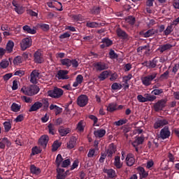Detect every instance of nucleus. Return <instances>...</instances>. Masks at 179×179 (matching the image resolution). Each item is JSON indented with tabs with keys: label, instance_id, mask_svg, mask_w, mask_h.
I'll return each mask as SVG.
<instances>
[{
	"label": "nucleus",
	"instance_id": "nucleus-39",
	"mask_svg": "<svg viewBox=\"0 0 179 179\" xmlns=\"http://www.w3.org/2000/svg\"><path fill=\"white\" fill-rule=\"evenodd\" d=\"M60 147H61V143H59L58 141H54L52 145V152H57V150H58L59 148Z\"/></svg>",
	"mask_w": 179,
	"mask_h": 179
},
{
	"label": "nucleus",
	"instance_id": "nucleus-38",
	"mask_svg": "<svg viewBox=\"0 0 179 179\" xmlns=\"http://www.w3.org/2000/svg\"><path fill=\"white\" fill-rule=\"evenodd\" d=\"M126 22L130 24V26H134L135 22H136V18L134 16H129L126 18Z\"/></svg>",
	"mask_w": 179,
	"mask_h": 179
},
{
	"label": "nucleus",
	"instance_id": "nucleus-53",
	"mask_svg": "<svg viewBox=\"0 0 179 179\" xmlns=\"http://www.w3.org/2000/svg\"><path fill=\"white\" fill-rule=\"evenodd\" d=\"M109 57L110 59H117V58H118V55L115 53V51L110 50L109 52Z\"/></svg>",
	"mask_w": 179,
	"mask_h": 179
},
{
	"label": "nucleus",
	"instance_id": "nucleus-28",
	"mask_svg": "<svg viewBox=\"0 0 179 179\" xmlns=\"http://www.w3.org/2000/svg\"><path fill=\"white\" fill-rule=\"evenodd\" d=\"M22 30L24 33H27L28 34H36V33H37V31L36 30V29H31L29 25L23 26Z\"/></svg>",
	"mask_w": 179,
	"mask_h": 179
},
{
	"label": "nucleus",
	"instance_id": "nucleus-7",
	"mask_svg": "<svg viewBox=\"0 0 179 179\" xmlns=\"http://www.w3.org/2000/svg\"><path fill=\"white\" fill-rule=\"evenodd\" d=\"M34 62L35 64H43L44 62V55L41 50H38L34 52Z\"/></svg>",
	"mask_w": 179,
	"mask_h": 179
},
{
	"label": "nucleus",
	"instance_id": "nucleus-44",
	"mask_svg": "<svg viewBox=\"0 0 179 179\" xmlns=\"http://www.w3.org/2000/svg\"><path fill=\"white\" fill-rule=\"evenodd\" d=\"M127 122H128V120L121 119L118 121L115 122V125H116V127H121L122 125H124V124H127Z\"/></svg>",
	"mask_w": 179,
	"mask_h": 179
},
{
	"label": "nucleus",
	"instance_id": "nucleus-9",
	"mask_svg": "<svg viewBox=\"0 0 179 179\" xmlns=\"http://www.w3.org/2000/svg\"><path fill=\"white\" fill-rule=\"evenodd\" d=\"M94 68L96 71H101L108 69V64H106L104 62H97L93 64Z\"/></svg>",
	"mask_w": 179,
	"mask_h": 179
},
{
	"label": "nucleus",
	"instance_id": "nucleus-61",
	"mask_svg": "<svg viewBox=\"0 0 179 179\" xmlns=\"http://www.w3.org/2000/svg\"><path fill=\"white\" fill-rule=\"evenodd\" d=\"M96 148H91L90 149L88 154H87V157H94V153H96Z\"/></svg>",
	"mask_w": 179,
	"mask_h": 179
},
{
	"label": "nucleus",
	"instance_id": "nucleus-59",
	"mask_svg": "<svg viewBox=\"0 0 179 179\" xmlns=\"http://www.w3.org/2000/svg\"><path fill=\"white\" fill-rule=\"evenodd\" d=\"M0 66L1 68H2L3 69H5L6 68H8V66H9V62L6 61V60H3L0 63Z\"/></svg>",
	"mask_w": 179,
	"mask_h": 179
},
{
	"label": "nucleus",
	"instance_id": "nucleus-15",
	"mask_svg": "<svg viewBox=\"0 0 179 179\" xmlns=\"http://www.w3.org/2000/svg\"><path fill=\"white\" fill-rule=\"evenodd\" d=\"M68 73H69L68 70H59L57 71L56 78H58L59 80L69 79V76H68Z\"/></svg>",
	"mask_w": 179,
	"mask_h": 179
},
{
	"label": "nucleus",
	"instance_id": "nucleus-13",
	"mask_svg": "<svg viewBox=\"0 0 179 179\" xmlns=\"http://www.w3.org/2000/svg\"><path fill=\"white\" fill-rule=\"evenodd\" d=\"M38 76H40V73L38 72V70H34L30 74V82L31 83H33L34 85H37L38 80Z\"/></svg>",
	"mask_w": 179,
	"mask_h": 179
},
{
	"label": "nucleus",
	"instance_id": "nucleus-40",
	"mask_svg": "<svg viewBox=\"0 0 179 179\" xmlns=\"http://www.w3.org/2000/svg\"><path fill=\"white\" fill-rule=\"evenodd\" d=\"M77 129L79 132H83L85 131V122L80 121L77 124Z\"/></svg>",
	"mask_w": 179,
	"mask_h": 179
},
{
	"label": "nucleus",
	"instance_id": "nucleus-34",
	"mask_svg": "<svg viewBox=\"0 0 179 179\" xmlns=\"http://www.w3.org/2000/svg\"><path fill=\"white\" fill-rule=\"evenodd\" d=\"M30 171L32 174H36V176H38L41 173L40 168H37L34 165H31L30 167Z\"/></svg>",
	"mask_w": 179,
	"mask_h": 179
},
{
	"label": "nucleus",
	"instance_id": "nucleus-56",
	"mask_svg": "<svg viewBox=\"0 0 179 179\" xmlns=\"http://www.w3.org/2000/svg\"><path fill=\"white\" fill-rule=\"evenodd\" d=\"M171 31H173V26L169 25L166 27V29L164 31V33L165 36H169V34H171Z\"/></svg>",
	"mask_w": 179,
	"mask_h": 179
},
{
	"label": "nucleus",
	"instance_id": "nucleus-29",
	"mask_svg": "<svg viewBox=\"0 0 179 179\" xmlns=\"http://www.w3.org/2000/svg\"><path fill=\"white\" fill-rule=\"evenodd\" d=\"M106 129H99L94 131L95 138H103L106 135Z\"/></svg>",
	"mask_w": 179,
	"mask_h": 179
},
{
	"label": "nucleus",
	"instance_id": "nucleus-35",
	"mask_svg": "<svg viewBox=\"0 0 179 179\" xmlns=\"http://www.w3.org/2000/svg\"><path fill=\"white\" fill-rule=\"evenodd\" d=\"M64 158H62V155H61V154L57 155L55 161L57 169H59V167H61V164H62Z\"/></svg>",
	"mask_w": 179,
	"mask_h": 179
},
{
	"label": "nucleus",
	"instance_id": "nucleus-31",
	"mask_svg": "<svg viewBox=\"0 0 179 179\" xmlns=\"http://www.w3.org/2000/svg\"><path fill=\"white\" fill-rule=\"evenodd\" d=\"M13 47H15V43L13 41H8L6 47V50L8 54H10L13 51Z\"/></svg>",
	"mask_w": 179,
	"mask_h": 179
},
{
	"label": "nucleus",
	"instance_id": "nucleus-42",
	"mask_svg": "<svg viewBox=\"0 0 179 179\" xmlns=\"http://www.w3.org/2000/svg\"><path fill=\"white\" fill-rule=\"evenodd\" d=\"M39 153H41V149L40 148L37 146L32 148L31 154L32 156H35V155H38Z\"/></svg>",
	"mask_w": 179,
	"mask_h": 179
},
{
	"label": "nucleus",
	"instance_id": "nucleus-32",
	"mask_svg": "<svg viewBox=\"0 0 179 179\" xmlns=\"http://www.w3.org/2000/svg\"><path fill=\"white\" fill-rule=\"evenodd\" d=\"M10 108L11 111H13V113H19V111H20V109L22 108V106L16 103H13Z\"/></svg>",
	"mask_w": 179,
	"mask_h": 179
},
{
	"label": "nucleus",
	"instance_id": "nucleus-22",
	"mask_svg": "<svg viewBox=\"0 0 179 179\" xmlns=\"http://www.w3.org/2000/svg\"><path fill=\"white\" fill-rule=\"evenodd\" d=\"M142 65H143V66H146L147 68L153 69L155 66H157V60H156V59H154L149 62H144L143 63H142Z\"/></svg>",
	"mask_w": 179,
	"mask_h": 179
},
{
	"label": "nucleus",
	"instance_id": "nucleus-18",
	"mask_svg": "<svg viewBox=\"0 0 179 179\" xmlns=\"http://www.w3.org/2000/svg\"><path fill=\"white\" fill-rule=\"evenodd\" d=\"M116 34L117 37L122 38V40H127V38H128V34L121 28H117L116 29Z\"/></svg>",
	"mask_w": 179,
	"mask_h": 179
},
{
	"label": "nucleus",
	"instance_id": "nucleus-4",
	"mask_svg": "<svg viewBox=\"0 0 179 179\" xmlns=\"http://www.w3.org/2000/svg\"><path fill=\"white\" fill-rule=\"evenodd\" d=\"M48 94L49 97H52V99H59L64 94V90L58 87H55L53 90H49Z\"/></svg>",
	"mask_w": 179,
	"mask_h": 179
},
{
	"label": "nucleus",
	"instance_id": "nucleus-33",
	"mask_svg": "<svg viewBox=\"0 0 179 179\" xmlns=\"http://www.w3.org/2000/svg\"><path fill=\"white\" fill-rule=\"evenodd\" d=\"M107 111H109V113H113V111H115L117 110V103H110L108 105Z\"/></svg>",
	"mask_w": 179,
	"mask_h": 179
},
{
	"label": "nucleus",
	"instance_id": "nucleus-27",
	"mask_svg": "<svg viewBox=\"0 0 179 179\" xmlns=\"http://www.w3.org/2000/svg\"><path fill=\"white\" fill-rule=\"evenodd\" d=\"M113 164L116 169H122L123 163L121 162V157L120 156H115Z\"/></svg>",
	"mask_w": 179,
	"mask_h": 179
},
{
	"label": "nucleus",
	"instance_id": "nucleus-24",
	"mask_svg": "<svg viewBox=\"0 0 179 179\" xmlns=\"http://www.w3.org/2000/svg\"><path fill=\"white\" fill-rule=\"evenodd\" d=\"M173 48V45L170 43H166L164 45H161L159 48L157 49L161 54H163L165 51H168V50H171Z\"/></svg>",
	"mask_w": 179,
	"mask_h": 179
},
{
	"label": "nucleus",
	"instance_id": "nucleus-49",
	"mask_svg": "<svg viewBox=\"0 0 179 179\" xmlns=\"http://www.w3.org/2000/svg\"><path fill=\"white\" fill-rule=\"evenodd\" d=\"M3 127L6 132H9L12 128V124H10V122H4Z\"/></svg>",
	"mask_w": 179,
	"mask_h": 179
},
{
	"label": "nucleus",
	"instance_id": "nucleus-6",
	"mask_svg": "<svg viewBox=\"0 0 179 179\" xmlns=\"http://www.w3.org/2000/svg\"><path fill=\"white\" fill-rule=\"evenodd\" d=\"M20 48L22 51H26L27 48H30V47L33 44V41L31 38H24L20 42Z\"/></svg>",
	"mask_w": 179,
	"mask_h": 179
},
{
	"label": "nucleus",
	"instance_id": "nucleus-64",
	"mask_svg": "<svg viewBox=\"0 0 179 179\" xmlns=\"http://www.w3.org/2000/svg\"><path fill=\"white\" fill-rule=\"evenodd\" d=\"M69 37H71V34L68 31H66L59 36V38H61V39L69 38Z\"/></svg>",
	"mask_w": 179,
	"mask_h": 179
},
{
	"label": "nucleus",
	"instance_id": "nucleus-37",
	"mask_svg": "<svg viewBox=\"0 0 179 179\" xmlns=\"http://www.w3.org/2000/svg\"><path fill=\"white\" fill-rule=\"evenodd\" d=\"M145 97L146 102L148 101H155L157 97L155 95H152L150 94H144Z\"/></svg>",
	"mask_w": 179,
	"mask_h": 179
},
{
	"label": "nucleus",
	"instance_id": "nucleus-8",
	"mask_svg": "<svg viewBox=\"0 0 179 179\" xmlns=\"http://www.w3.org/2000/svg\"><path fill=\"white\" fill-rule=\"evenodd\" d=\"M87 103H89V97L85 94H81L77 99V104L79 107H85Z\"/></svg>",
	"mask_w": 179,
	"mask_h": 179
},
{
	"label": "nucleus",
	"instance_id": "nucleus-45",
	"mask_svg": "<svg viewBox=\"0 0 179 179\" xmlns=\"http://www.w3.org/2000/svg\"><path fill=\"white\" fill-rule=\"evenodd\" d=\"M101 43L106 45V47H110V46L113 45V41H111L108 38H103Z\"/></svg>",
	"mask_w": 179,
	"mask_h": 179
},
{
	"label": "nucleus",
	"instance_id": "nucleus-12",
	"mask_svg": "<svg viewBox=\"0 0 179 179\" xmlns=\"http://www.w3.org/2000/svg\"><path fill=\"white\" fill-rule=\"evenodd\" d=\"M117 152V146L114 143H111L109 145L108 150H106V156L109 157V159L113 158V155L114 153Z\"/></svg>",
	"mask_w": 179,
	"mask_h": 179
},
{
	"label": "nucleus",
	"instance_id": "nucleus-62",
	"mask_svg": "<svg viewBox=\"0 0 179 179\" xmlns=\"http://www.w3.org/2000/svg\"><path fill=\"white\" fill-rule=\"evenodd\" d=\"M15 10L17 13H18V15H22V13H24L23 7L20 6L19 7L15 8Z\"/></svg>",
	"mask_w": 179,
	"mask_h": 179
},
{
	"label": "nucleus",
	"instance_id": "nucleus-48",
	"mask_svg": "<svg viewBox=\"0 0 179 179\" xmlns=\"http://www.w3.org/2000/svg\"><path fill=\"white\" fill-rule=\"evenodd\" d=\"M112 90H120V89H122V85L118 84V83H114L111 85Z\"/></svg>",
	"mask_w": 179,
	"mask_h": 179
},
{
	"label": "nucleus",
	"instance_id": "nucleus-5",
	"mask_svg": "<svg viewBox=\"0 0 179 179\" xmlns=\"http://www.w3.org/2000/svg\"><path fill=\"white\" fill-rule=\"evenodd\" d=\"M167 104V99H162L159 100L157 102L154 103L153 108L156 113H159V111L163 110V108L166 107Z\"/></svg>",
	"mask_w": 179,
	"mask_h": 179
},
{
	"label": "nucleus",
	"instance_id": "nucleus-14",
	"mask_svg": "<svg viewBox=\"0 0 179 179\" xmlns=\"http://www.w3.org/2000/svg\"><path fill=\"white\" fill-rule=\"evenodd\" d=\"M48 141H50V137H48V135L41 136L38 140V145H40V146H42L43 149H45V148H47Z\"/></svg>",
	"mask_w": 179,
	"mask_h": 179
},
{
	"label": "nucleus",
	"instance_id": "nucleus-58",
	"mask_svg": "<svg viewBox=\"0 0 179 179\" xmlns=\"http://www.w3.org/2000/svg\"><path fill=\"white\" fill-rule=\"evenodd\" d=\"M137 100L139 103H146V96H143L142 94H138L137 96Z\"/></svg>",
	"mask_w": 179,
	"mask_h": 179
},
{
	"label": "nucleus",
	"instance_id": "nucleus-54",
	"mask_svg": "<svg viewBox=\"0 0 179 179\" xmlns=\"http://www.w3.org/2000/svg\"><path fill=\"white\" fill-rule=\"evenodd\" d=\"M22 59L21 56H17L13 60L14 65H20V64H22Z\"/></svg>",
	"mask_w": 179,
	"mask_h": 179
},
{
	"label": "nucleus",
	"instance_id": "nucleus-25",
	"mask_svg": "<svg viewBox=\"0 0 179 179\" xmlns=\"http://www.w3.org/2000/svg\"><path fill=\"white\" fill-rule=\"evenodd\" d=\"M70 128H65L64 127H60L58 129V132L60 136H66L68 134H71Z\"/></svg>",
	"mask_w": 179,
	"mask_h": 179
},
{
	"label": "nucleus",
	"instance_id": "nucleus-36",
	"mask_svg": "<svg viewBox=\"0 0 179 179\" xmlns=\"http://www.w3.org/2000/svg\"><path fill=\"white\" fill-rule=\"evenodd\" d=\"M108 75H110L108 71H104L100 73V75L99 76V79H100V80H106V79L108 78Z\"/></svg>",
	"mask_w": 179,
	"mask_h": 179
},
{
	"label": "nucleus",
	"instance_id": "nucleus-50",
	"mask_svg": "<svg viewBox=\"0 0 179 179\" xmlns=\"http://www.w3.org/2000/svg\"><path fill=\"white\" fill-rule=\"evenodd\" d=\"M151 93L155 96H160V94H162V93H164V91L162 89H155L151 92Z\"/></svg>",
	"mask_w": 179,
	"mask_h": 179
},
{
	"label": "nucleus",
	"instance_id": "nucleus-1",
	"mask_svg": "<svg viewBox=\"0 0 179 179\" xmlns=\"http://www.w3.org/2000/svg\"><path fill=\"white\" fill-rule=\"evenodd\" d=\"M21 92L27 96H34V94H37L40 92V88L37 85L24 86L22 87Z\"/></svg>",
	"mask_w": 179,
	"mask_h": 179
},
{
	"label": "nucleus",
	"instance_id": "nucleus-30",
	"mask_svg": "<svg viewBox=\"0 0 179 179\" xmlns=\"http://www.w3.org/2000/svg\"><path fill=\"white\" fill-rule=\"evenodd\" d=\"M156 34H157V30L155 29H148L143 34V37L148 38V37H152V36H155Z\"/></svg>",
	"mask_w": 179,
	"mask_h": 179
},
{
	"label": "nucleus",
	"instance_id": "nucleus-11",
	"mask_svg": "<svg viewBox=\"0 0 179 179\" xmlns=\"http://www.w3.org/2000/svg\"><path fill=\"white\" fill-rule=\"evenodd\" d=\"M57 175L56 179H65L69 176V171L65 172V169L61 168L57 169Z\"/></svg>",
	"mask_w": 179,
	"mask_h": 179
},
{
	"label": "nucleus",
	"instance_id": "nucleus-57",
	"mask_svg": "<svg viewBox=\"0 0 179 179\" xmlns=\"http://www.w3.org/2000/svg\"><path fill=\"white\" fill-rule=\"evenodd\" d=\"M73 19L76 22H82L83 20V16L81 14L73 15Z\"/></svg>",
	"mask_w": 179,
	"mask_h": 179
},
{
	"label": "nucleus",
	"instance_id": "nucleus-19",
	"mask_svg": "<svg viewBox=\"0 0 179 179\" xmlns=\"http://www.w3.org/2000/svg\"><path fill=\"white\" fill-rule=\"evenodd\" d=\"M103 172L105 174H107L108 178H115L117 177V174L115 173V171L113 169H103Z\"/></svg>",
	"mask_w": 179,
	"mask_h": 179
},
{
	"label": "nucleus",
	"instance_id": "nucleus-23",
	"mask_svg": "<svg viewBox=\"0 0 179 179\" xmlns=\"http://www.w3.org/2000/svg\"><path fill=\"white\" fill-rule=\"evenodd\" d=\"M43 107V103L40 101L35 102L29 109V113H33V111H37Z\"/></svg>",
	"mask_w": 179,
	"mask_h": 179
},
{
	"label": "nucleus",
	"instance_id": "nucleus-20",
	"mask_svg": "<svg viewBox=\"0 0 179 179\" xmlns=\"http://www.w3.org/2000/svg\"><path fill=\"white\" fill-rule=\"evenodd\" d=\"M78 141V138H76V136H71L69 141V142L67 143V145L66 148L67 149H73V148H75V146H76V141Z\"/></svg>",
	"mask_w": 179,
	"mask_h": 179
},
{
	"label": "nucleus",
	"instance_id": "nucleus-46",
	"mask_svg": "<svg viewBox=\"0 0 179 179\" xmlns=\"http://www.w3.org/2000/svg\"><path fill=\"white\" fill-rule=\"evenodd\" d=\"M87 27H90L91 29H94L96 27H99V23L96 22H87L86 24Z\"/></svg>",
	"mask_w": 179,
	"mask_h": 179
},
{
	"label": "nucleus",
	"instance_id": "nucleus-63",
	"mask_svg": "<svg viewBox=\"0 0 179 179\" xmlns=\"http://www.w3.org/2000/svg\"><path fill=\"white\" fill-rule=\"evenodd\" d=\"M21 99L22 101H24V103H31V101H33L30 97L26 96H21Z\"/></svg>",
	"mask_w": 179,
	"mask_h": 179
},
{
	"label": "nucleus",
	"instance_id": "nucleus-17",
	"mask_svg": "<svg viewBox=\"0 0 179 179\" xmlns=\"http://www.w3.org/2000/svg\"><path fill=\"white\" fill-rule=\"evenodd\" d=\"M126 164L129 167H131L133 164H135V158L134 157L133 154H127L126 159H125Z\"/></svg>",
	"mask_w": 179,
	"mask_h": 179
},
{
	"label": "nucleus",
	"instance_id": "nucleus-43",
	"mask_svg": "<svg viewBox=\"0 0 179 179\" xmlns=\"http://www.w3.org/2000/svg\"><path fill=\"white\" fill-rule=\"evenodd\" d=\"M43 111H47L48 110V107H50V102H48V99L43 100Z\"/></svg>",
	"mask_w": 179,
	"mask_h": 179
},
{
	"label": "nucleus",
	"instance_id": "nucleus-55",
	"mask_svg": "<svg viewBox=\"0 0 179 179\" xmlns=\"http://www.w3.org/2000/svg\"><path fill=\"white\" fill-rule=\"evenodd\" d=\"M101 8L99 6L93 7L91 10V13L92 15H99L100 13Z\"/></svg>",
	"mask_w": 179,
	"mask_h": 179
},
{
	"label": "nucleus",
	"instance_id": "nucleus-16",
	"mask_svg": "<svg viewBox=\"0 0 179 179\" xmlns=\"http://www.w3.org/2000/svg\"><path fill=\"white\" fill-rule=\"evenodd\" d=\"M167 124H169V120H167L166 119L158 120L154 124V129H159V128H162V127H164V125Z\"/></svg>",
	"mask_w": 179,
	"mask_h": 179
},
{
	"label": "nucleus",
	"instance_id": "nucleus-60",
	"mask_svg": "<svg viewBox=\"0 0 179 179\" xmlns=\"http://www.w3.org/2000/svg\"><path fill=\"white\" fill-rule=\"evenodd\" d=\"M132 79V74L129 73L127 76L123 77V82L124 83H128L130 80Z\"/></svg>",
	"mask_w": 179,
	"mask_h": 179
},
{
	"label": "nucleus",
	"instance_id": "nucleus-51",
	"mask_svg": "<svg viewBox=\"0 0 179 179\" xmlns=\"http://www.w3.org/2000/svg\"><path fill=\"white\" fill-rule=\"evenodd\" d=\"M136 141L138 143V145H142L143 142H145V136L141 135V136H136Z\"/></svg>",
	"mask_w": 179,
	"mask_h": 179
},
{
	"label": "nucleus",
	"instance_id": "nucleus-2",
	"mask_svg": "<svg viewBox=\"0 0 179 179\" xmlns=\"http://www.w3.org/2000/svg\"><path fill=\"white\" fill-rule=\"evenodd\" d=\"M60 64L63 66H66V68H70V66H72L73 68H78V66H79V62L76 61V59H62L60 60Z\"/></svg>",
	"mask_w": 179,
	"mask_h": 179
},
{
	"label": "nucleus",
	"instance_id": "nucleus-26",
	"mask_svg": "<svg viewBox=\"0 0 179 179\" xmlns=\"http://www.w3.org/2000/svg\"><path fill=\"white\" fill-rule=\"evenodd\" d=\"M137 171L138 172L141 178H147L148 176H149V173H148L145 168L142 166H138L137 168Z\"/></svg>",
	"mask_w": 179,
	"mask_h": 179
},
{
	"label": "nucleus",
	"instance_id": "nucleus-21",
	"mask_svg": "<svg viewBox=\"0 0 179 179\" xmlns=\"http://www.w3.org/2000/svg\"><path fill=\"white\" fill-rule=\"evenodd\" d=\"M10 145H12V143H10V141L8 139V138L4 137L1 141H0V149H5L6 146L7 148L10 147Z\"/></svg>",
	"mask_w": 179,
	"mask_h": 179
},
{
	"label": "nucleus",
	"instance_id": "nucleus-41",
	"mask_svg": "<svg viewBox=\"0 0 179 179\" xmlns=\"http://www.w3.org/2000/svg\"><path fill=\"white\" fill-rule=\"evenodd\" d=\"M38 27L43 30V31H48V30H50V25L48 24H38Z\"/></svg>",
	"mask_w": 179,
	"mask_h": 179
},
{
	"label": "nucleus",
	"instance_id": "nucleus-47",
	"mask_svg": "<svg viewBox=\"0 0 179 179\" xmlns=\"http://www.w3.org/2000/svg\"><path fill=\"white\" fill-rule=\"evenodd\" d=\"M48 130H49V134L50 135H55V126L52 124H49L48 126Z\"/></svg>",
	"mask_w": 179,
	"mask_h": 179
},
{
	"label": "nucleus",
	"instance_id": "nucleus-3",
	"mask_svg": "<svg viewBox=\"0 0 179 179\" xmlns=\"http://www.w3.org/2000/svg\"><path fill=\"white\" fill-rule=\"evenodd\" d=\"M157 76V72H152L150 75L141 78V82L144 86H150L152 81Z\"/></svg>",
	"mask_w": 179,
	"mask_h": 179
},
{
	"label": "nucleus",
	"instance_id": "nucleus-10",
	"mask_svg": "<svg viewBox=\"0 0 179 179\" xmlns=\"http://www.w3.org/2000/svg\"><path fill=\"white\" fill-rule=\"evenodd\" d=\"M171 134L170 129H169V127L165 126L159 132V138L163 140L167 139L170 138Z\"/></svg>",
	"mask_w": 179,
	"mask_h": 179
},
{
	"label": "nucleus",
	"instance_id": "nucleus-52",
	"mask_svg": "<svg viewBox=\"0 0 179 179\" xmlns=\"http://www.w3.org/2000/svg\"><path fill=\"white\" fill-rule=\"evenodd\" d=\"M60 166L63 168H66L68 166H71V159L64 160Z\"/></svg>",
	"mask_w": 179,
	"mask_h": 179
}]
</instances>
